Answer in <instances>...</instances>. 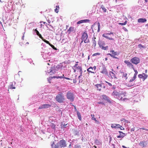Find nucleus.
Instances as JSON below:
<instances>
[{
    "label": "nucleus",
    "mask_w": 148,
    "mask_h": 148,
    "mask_svg": "<svg viewBox=\"0 0 148 148\" xmlns=\"http://www.w3.org/2000/svg\"><path fill=\"white\" fill-rule=\"evenodd\" d=\"M66 96L67 99L71 102H73L74 100L75 96L74 94L71 91H69L66 93Z\"/></svg>",
    "instance_id": "f257e3e1"
},
{
    "label": "nucleus",
    "mask_w": 148,
    "mask_h": 148,
    "mask_svg": "<svg viewBox=\"0 0 148 148\" xmlns=\"http://www.w3.org/2000/svg\"><path fill=\"white\" fill-rule=\"evenodd\" d=\"M58 69H59V66H58V67L57 66H52L51 69L47 70V73L50 74L51 75H53L56 73Z\"/></svg>",
    "instance_id": "f03ea898"
},
{
    "label": "nucleus",
    "mask_w": 148,
    "mask_h": 148,
    "mask_svg": "<svg viewBox=\"0 0 148 148\" xmlns=\"http://www.w3.org/2000/svg\"><path fill=\"white\" fill-rule=\"evenodd\" d=\"M55 99L56 101L59 103L63 102L64 100V96L62 93L58 94L56 95Z\"/></svg>",
    "instance_id": "7ed1b4c3"
},
{
    "label": "nucleus",
    "mask_w": 148,
    "mask_h": 148,
    "mask_svg": "<svg viewBox=\"0 0 148 148\" xmlns=\"http://www.w3.org/2000/svg\"><path fill=\"white\" fill-rule=\"evenodd\" d=\"M60 148H64L66 146V142L63 139L60 140L57 143Z\"/></svg>",
    "instance_id": "20e7f679"
},
{
    "label": "nucleus",
    "mask_w": 148,
    "mask_h": 148,
    "mask_svg": "<svg viewBox=\"0 0 148 148\" xmlns=\"http://www.w3.org/2000/svg\"><path fill=\"white\" fill-rule=\"evenodd\" d=\"M130 61L132 63L136 65L140 62V60L138 58L134 57L131 59Z\"/></svg>",
    "instance_id": "39448f33"
},
{
    "label": "nucleus",
    "mask_w": 148,
    "mask_h": 148,
    "mask_svg": "<svg viewBox=\"0 0 148 148\" xmlns=\"http://www.w3.org/2000/svg\"><path fill=\"white\" fill-rule=\"evenodd\" d=\"M148 144L147 141H142L140 142L139 143V145L142 148H145L147 147Z\"/></svg>",
    "instance_id": "423d86ee"
},
{
    "label": "nucleus",
    "mask_w": 148,
    "mask_h": 148,
    "mask_svg": "<svg viewBox=\"0 0 148 148\" xmlns=\"http://www.w3.org/2000/svg\"><path fill=\"white\" fill-rule=\"evenodd\" d=\"M125 92H121L120 93H119L118 95V96L117 98V99L119 100H122L123 98L125 96Z\"/></svg>",
    "instance_id": "0eeeda50"
},
{
    "label": "nucleus",
    "mask_w": 148,
    "mask_h": 148,
    "mask_svg": "<svg viewBox=\"0 0 148 148\" xmlns=\"http://www.w3.org/2000/svg\"><path fill=\"white\" fill-rule=\"evenodd\" d=\"M100 84H97L95 85V86L97 88V90L99 91H101V88H103L102 84H104L103 83L100 82Z\"/></svg>",
    "instance_id": "6e6552de"
},
{
    "label": "nucleus",
    "mask_w": 148,
    "mask_h": 148,
    "mask_svg": "<svg viewBox=\"0 0 148 148\" xmlns=\"http://www.w3.org/2000/svg\"><path fill=\"white\" fill-rule=\"evenodd\" d=\"M54 141H52L50 143L51 146L52 148H60V147L57 143L54 144Z\"/></svg>",
    "instance_id": "1a4fd4ad"
},
{
    "label": "nucleus",
    "mask_w": 148,
    "mask_h": 148,
    "mask_svg": "<svg viewBox=\"0 0 148 148\" xmlns=\"http://www.w3.org/2000/svg\"><path fill=\"white\" fill-rule=\"evenodd\" d=\"M51 106V105L45 104L40 106L38 108L39 109H42L49 108Z\"/></svg>",
    "instance_id": "9d476101"
},
{
    "label": "nucleus",
    "mask_w": 148,
    "mask_h": 148,
    "mask_svg": "<svg viewBox=\"0 0 148 148\" xmlns=\"http://www.w3.org/2000/svg\"><path fill=\"white\" fill-rule=\"evenodd\" d=\"M41 55L42 56V57L44 58H45L44 57L46 56H49V54L50 53L49 52H47V50L45 51H41Z\"/></svg>",
    "instance_id": "9b49d317"
},
{
    "label": "nucleus",
    "mask_w": 148,
    "mask_h": 148,
    "mask_svg": "<svg viewBox=\"0 0 148 148\" xmlns=\"http://www.w3.org/2000/svg\"><path fill=\"white\" fill-rule=\"evenodd\" d=\"M101 73L107 75L108 74V71H107V69L104 65H103L101 69Z\"/></svg>",
    "instance_id": "f8f14e48"
},
{
    "label": "nucleus",
    "mask_w": 148,
    "mask_h": 148,
    "mask_svg": "<svg viewBox=\"0 0 148 148\" xmlns=\"http://www.w3.org/2000/svg\"><path fill=\"white\" fill-rule=\"evenodd\" d=\"M90 22V20L88 19H84L80 20L77 22V24H80L83 23H88Z\"/></svg>",
    "instance_id": "ddd939ff"
},
{
    "label": "nucleus",
    "mask_w": 148,
    "mask_h": 148,
    "mask_svg": "<svg viewBox=\"0 0 148 148\" xmlns=\"http://www.w3.org/2000/svg\"><path fill=\"white\" fill-rule=\"evenodd\" d=\"M90 22V20L88 19H84L80 20L77 22V24H80L83 23H88Z\"/></svg>",
    "instance_id": "4468645a"
},
{
    "label": "nucleus",
    "mask_w": 148,
    "mask_h": 148,
    "mask_svg": "<svg viewBox=\"0 0 148 148\" xmlns=\"http://www.w3.org/2000/svg\"><path fill=\"white\" fill-rule=\"evenodd\" d=\"M88 38V35L87 33L84 32L82 34L81 38V40H83L85 38Z\"/></svg>",
    "instance_id": "2eb2a0df"
},
{
    "label": "nucleus",
    "mask_w": 148,
    "mask_h": 148,
    "mask_svg": "<svg viewBox=\"0 0 148 148\" xmlns=\"http://www.w3.org/2000/svg\"><path fill=\"white\" fill-rule=\"evenodd\" d=\"M109 75L112 79L117 78L115 74L113 72L110 71L109 72Z\"/></svg>",
    "instance_id": "dca6fc26"
},
{
    "label": "nucleus",
    "mask_w": 148,
    "mask_h": 148,
    "mask_svg": "<svg viewBox=\"0 0 148 148\" xmlns=\"http://www.w3.org/2000/svg\"><path fill=\"white\" fill-rule=\"evenodd\" d=\"M125 63L127 64V66L129 67H132V68L134 69L133 65L130 62L125 60L124 61Z\"/></svg>",
    "instance_id": "f3484780"
},
{
    "label": "nucleus",
    "mask_w": 148,
    "mask_h": 148,
    "mask_svg": "<svg viewBox=\"0 0 148 148\" xmlns=\"http://www.w3.org/2000/svg\"><path fill=\"white\" fill-rule=\"evenodd\" d=\"M147 19L145 18H139L138 20V22L139 23H144L146 22Z\"/></svg>",
    "instance_id": "a211bd4d"
},
{
    "label": "nucleus",
    "mask_w": 148,
    "mask_h": 148,
    "mask_svg": "<svg viewBox=\"0 0 148 148\" xmlns=\"http://www.w3.org/2000/svg\"><path fill=\"white\" fill-rule=\"evenodd\" d=\"M64 74H62V76H54V78H57V79L58 78H64V79H67V80H72L71 79L69 78H68V77H64Z\"/></svg>",
    "instance_id": "6ab92c4d"
},
{
    "label": "nucleus",
    "mask_w": 148,
    "mask_h": 148,
    "mask_svg": "<svg viewBox=\"0 0 148 148\" xmlns=\"http://www.w3.org/2000/svg\"><path fill=\"white\" fill-rule=\"evenodd\" d=\"M119 93L116 91H114L112 93V95L115 98H117Z\"/></svg>",
    "instance_id": "aec40b11"
},
{
    "label": "nucleus",
    "mask_w": 148,
    "mask_h": 148,
    "mask_svg": "<svg viewBox=\"0 0 148 148\" xmlns=\"http://www.w3.org/2000/svg\"><path fill=\"white\" fill-rule=\"evenodd\" d=\"M102 36L103 37H104L107 39H108L110 40H114V38H112L109 37L107 36V35H106V34H103L102 35Z\"/></svg>",
    "instance_id": "412c9836"
},
{
    "label": "nucleus",
    "mask_w": 148,
    "mask_h": 148,
    "mask_svg": "<svg viewBox=\"0 0 148 148\" xmlns=\"http://www.w3.org/2000/svg\"><path fill=\"white\" fill-rule=\"evenodd\" d=\"M98 43L100 47H101L103 46H104L105 45V43L104 41H98Z\"/></svg>",
    "instance_id": "4be33fe9"
},
{
    "label": "nucleus",
    "mask_w": 148,
    "mask_h": 148,
    "mask_svg": "<svg viewBox=\"0 0 148 148\" xmlns=\"http://www.w3.org/2000/svg\"><path fill=\"white\" fill-rule=\"evenodd\" d=\"M93 70V68L92 67H90L89 68L87 69V71L89 72L93 73H94L95 72H92V71Z\"/></svg>",
    "instance_id": "5701e85b"
},
{
    "label": "nucleus",
    "mask_w": 148,
    "mask_h": 148,
    "mask_svg": "<svg viewBox=\"0 0 148 148\" xmlns=\"http://www.w3.org/2000/svg\"><path fill=\"white\" fill-rule=\"evenodd\" d=\"M96 39V38L94 37V38L93 39H92V43H93V45H92V46H94L95 48V46H96V41L95 40Z\"/></svg>",
    "instance_id": "b1692460"
},
{
    "label": "nucleus",
    "mask_w": 148,
    "mask_h": 148,
    "mask_svg": "<svg viewBox=\"0 0 148 148\" xmlns=\"http://www.w3.org/2000/svg\"><path fill=\"white\" fill-rule=\"evenodd\" d=\"M138 47L139 48L140 50H142L143 49L145 48V47L142 45L141 44H139L138 45Z\"/></svg>",
    "instance_id": "393cba45"
},
{
    "label": "nucleus",
    "mask_w": 148,
    "mask_h": 148,
    "mask_svg": "<svg viewBox=\"0 0 148 148\" xmlns=\"http://www.w3.org/2000/svg\"><path fill=\"white\" fill-rule=\"evenodd\" d=\"M77 113L78 119L79 120L81 121L82 119V118L80 113L79 111H77Z\"/></svg>",
    "instance_id": "a878e982"
},
{
    "label": "nucleus",
    "mask_w": 148,
    "mask_h": 148,
    "mask_svg": "<svg viewBox=\"0 0 148 148\" xmlns=\"http://www.w3.org/2000/svg\"><path fill=\"white\" fill-rule=\"evenodd\" d=\"M110 52L111 53L112 55H114V56L118 55L117 52H115L113 50L111 51Z\"/></svg>",
    "instance_id": "bb28decb"
},
{
    "label": "nucleus",
    "mask_w": 148,
    "mask_h": 148,
    "mask_svg": "<svg viewBox=\"0 0 148 148\" xmlns=\"http://www.w3.org/2000/svg\"><path fill=\"white\" fill-rule=\"evenodd\" d=\"M127 134H125V135H124L122 134H120L119 135V136H117V137L118 138H122L124 136H126L127 135Z\"/></svg>",
    "instance_id": "cd10ccee"
},
{
    "label": "nucleus",
    "mask_w": 148,
    "mask_h": 148,
    "mask_svg": "<svg viewBox=\"0 0 148 148\" xmlns=\"http://www.w3.org/2000/svg\"><path fill=\"white\" fill-rule=\"evenodd\" d=\"M117 126H120V125L119 124H111V127L112 128H116Z\"/></svg>",
    "instance_id": "c85d7f7f"
},
{
    "label": "nucleus",
    "mask_w": 148,
    "mask_h": 148,
    "mask_svg": "<svg viewBox=\"0 0 148 148\" xmlns=\"http://www.w3.org/2000/svg\"><path fill=\"white\" fill-rule=\"evenodd\" d=\"M106 101L109 103H113L114 101L111 100L108 97V98L106 100Z\"/></svg>",
    "instance_id": "c756f323"
},
{
    "label": "nucleus",
    "mask_w": 148,
    "mask_h": 148,
    "mask_svg": "<svg viewBox=\"0 0 148 148\" xmlns=\"http://www.w3.org/2000/svg\"><path fill=\"white\" fill-rule=\"evenodd\" d=\"M74 30V28L73 27H70V28L68 30V32H69V33L70 32L72 31H73Z\"/></svg>",
    "instance_id": "7c9ffc66"
},
{
    "label": "nucleus",
    "mask_w": 148,
    "mask_h": 148,
    "mask_svg": "<svg viewBox=\"0 0 148 148\" xmlns=\"http://www.w3.org/2000/svg\"><path fill=\"white\" fill-rule=\"evenodd\" d=\"M73 132L75 135H78L79 132L76 130H73Z\"/></svg>",
    "instance_id": "2f4dec72"
},
{
    "label": "nucleus",
    "mask_w": 148,
    "mask_h": 148,
    "mask_svg": "<svg viewBox=\"0 0 148 148\" xmlns=\"http://www.w3.org/2000/svg\"><path fill=\"white\" fill-rule=\"evenodd\" d=\"M143 80H144L147 78V75L145 73H143Z\"/></svg>",
    "instance_id": "473e14b6"
},
{
    "label": "nucleus",
    "mask_w": 148,
    "mask_h": 148,
    "mask_svg": "<svg viewBox=\"0 0 148 148\" xmlns=\"http://www.w3.org/2000/svg\"><path fill=\"white\" fill-rule=\"evenodd\" d=\"M95 143L97 145H99L101 144V143L98 140L96 139L95 140Z\"/></svg>",
    "instance_id": "72a5a7b5"
},
{
    "label": "nucleus",
    "mask_w": 148,
    "mask_h": 148,
    "mask_svg": "<svg viewBox=\"0 0 148 148\" xmlns=\"http://www.w3.org/2000/svg\"><path fill=\"white\" fill-rule=\"evenodd\" d=\"M101 9L103 10L104 12H106L107 10L106 9V8L104 7V6L103 5H102L101 6Z\"/></svg>",
    "instance_id": "f704fd0d"
},
{
    "label": "nucleus",
    "mask_w": 148,
    "mask_h": 148,
    "mask_svg": "<svg viewBox=\"0 0 148 148\" xmlns=\"http://www.w3.org/2000/svg\"><path fill=\"white\" fill-rule=\"evenodd\" d=\"M97 25H98V30L97 32H99L100 31V25L99 23L98 22L97 23Z\"/></svg>",
    "instance_id": "c9c22d12"
},
{
    "label": "nucleus",
    "mask_w": 148,
    "mask_h": 148,
    "mask_svg": "<svg viewBox=\"0 0 148 148\" xmlns=\"http://www.w3.org/2000/svg\"><path fill=\"white\" fill-rule=\"evenodd\" d=\"M85 43H88L89 42V40L88 38H85L83 40Z\"/></svg>",
    "instance_id": "e433bc0d"
},
{
    "label": "nucleus",
    "mask_w": 148,
    "mask_h": 148,
    "mask_svg": "<svg viewBox=\"0 0 148 148\" xmlns=\"http://www.w3.org/2000/svg\"><path fill=\"white\" fill-rule=\"evenodd\" d=\"M101 48L102 49L107 50L108 49V46H106L105 47H104V46H103V47H101Z\"/></svg>",
    "instance_id": "4c0bfd02"
},
{
    "label": "nucleus",
    "mask_w": 148,
    "mask_h": 148,
    "mask_svg": "<svg viewBox=\"0 0 148 148\" xmlns=\"http://www.w3.org/2000/svg\"><path fill=\"white\" fill-rule=\"evenodd\" d=\"M42 40L43 41H44L45 42V43H47V44H48L50 46V45H51V44L49 42V41L47 40H46L45 39H43Z\"/></svg>",
    "instance_id": "58836bf2"
},
{
    "label": "nucleus",
    "mask_w": 148,
    "mask_h": 148,
    "mask_svg": "<svg viewBox=\"0 0 148 148\" xmlns=\"http://www.w3.org/2000/svg\"><path fill=\"white\" fill-rule=\"evenodd\" d=\"M9 88L11 89H14L15 88V87L13 86V83H12L11 84H10V86H9Z\"/></svg>",
    "instance_id": "ea45409f"
},
{
    "label": "nucleus",
    "mask_w": 148,
    "mask_h": 148,
    "mask_svg": "<svg viewBox=\"0 0 148 148\" xmlns=\"http://www.w3.org/2000/svg\"><path fill=\"white\" fill-rule=\"evenodd\" d=\"M127 21H126L124 23H119V24L121 25H125L127 24Z\"/></svg>",
    "instance_id": "a19ab883"
},
{
    "label": "nucleus",
    "mask_w": 148,
    "mask_h": 148,
    "mask_svg": "<svg viewBox=\"0 0 148 148\" xmlns=\"http://www.w3.org/2000/svg\"><path fill=\"white\" fill-rule=\"evenodd\" d=\"M102 97H103V98L105 99V100H106L107 99V98H108V97L106 95H102Z\"/></svg>",
    "instance_id": "79ce46f5"
},
{
    "label": "nucleus",
    "mask_w": 148,
    "mask_h": 148,
    "mask_svg": "<svg viewBox=\"0 0 148 148\" xmlns=\"http://www.w3.org/2000/svg\"><path fill=\"white\" fill-rule=\"evenodd\" d=\"M91 116L92 117V119L93 120H96V119L94 117V114H91Z\"/></svg>",
    "instance_id": "37998d69"
},
{
    "label": "nucleus",
    "mask_w": 148,
    "mask_h": 148,
    "mask_svg": "<svg viewBox=\"0 0 148 148\" xmlns=\"http://www.w3.org/2000/svg\"><path fill=\"white\" fill-rule=\"evenodd\" d=\"M127 74L126 73H123V77L126 78V79H127Z\"/></svg>",
    "instance_id": "c03bdc74"
},
{
    "label": "nucleus",
    "mask_w": 148,
    "mask_h": 148,
    "mask_svg": "<svg viewBox=\"0 0 148 148\" xmlns=\"http://www.w3.org/2000/svg\"><path fill=\"white\" fill-rule=\"evenodd\" d=\"M76 68L79 70V71L82 72V68L81 66H78L76 67Z\"/></svg>",
    "instance_id": "a18cd8bd"
},
{
    "label": "nucleus",
    "mask_w": 148,
    "mask_h": 148,
    "mask_svg": "<svg viewBox=\"0 0 148 148\" xmlns=\"http://www.w3.org/2000/svg\"><path fill=\"white\" fill-rule=\"evenodd\" d=\"M81 146L79 145H77L75 146L74 148H81Z\"/></svg>",
    "instance_id": "49530a36"
},
{
    "label": "nucleus",
    "mask_w": 148,
    "mask_h": 148,
    "mask_svg": "<svg viewBox=\"0 0 148 148\" xmlns=\"http://www.w3.org/2000/svg\"><path fill=\"white\" fill-rule=\"evenodd\" d=\"M56 8L55 9V12L56 13H58V10L59 8V7L58 6H56Z\"/></svg>",
    "instance_id": "de8ad7c7"
},
{
    "label": "nucleus",
    "mask_w": 148,
    "mask_h": 148,
    "mask_svg": "<svg viewBox=\"0 0 148 148\" xmlns=\"http://www.w3.org/2000/svg\"><path fill=\"white\" fill-rule=\"evenodd\" d=\"M50 46H51V47L54 49L55 50H57V49L56 48V47H55L54 46V45H52V44H51V45H50Z\"/></svg>",
    "instance_id": "09e8293b"
},
{
    "label": "nucleus",
    "mask_w": 148,
    "mask_h": 148,
    "mask_svg": "<svg viewBox=\"0 0 148 148\" xmlns=\"http://www.w3.org/2000/svg\"><path fill=\"white\" fill-rule=\"evenodd\" d=\"M54 76H53V77H49V78H47V79H48V81L49 82V83H50V82H51L50 80L52 78H54Z\"/></svg>",
    "instance_id": "8fccbe9b"
},
{
    "label": "nucleus",
    "mask_w": 148,
    "mask_h": 148,
    "mask_svg": "<svg viewBox=\"0 0 148 148\" xmlns=\"http://www.w3.org/2000/svg\"><path fill=\"white\" fill-rule=\"evenodd\" d=\"M67 125V124H64V125H63L62 124L61 125V127L62 128H64L66 127V125Z\"/></svg>",
    "instance_id": "3c124183"
},
{
    "label": "nucleus",
    "mask_w": 148,
    "mask_h": 148,
    "mask_svg": "<svg viewBox=\"0 0 148 148\" xmlns=\"http://www.w3.org/2000/svg\"><path fill=\"white\" fill-rule=\"evenodd\" d=\"M105 34H106V35H110L111 34H113V33L112 32H110V33H104Z\"/></svg>",
    "instance_id": "603ef678"
},
{
    "label": "nucleus",
    "mask_w": 148,
    "mask_h": 148,
    "mask_svg": "<svg viewBox=\"0 0 148 148\" xmlns=\"http://www.w3.org/2000/svg\"><path fill=\"white\" fill-rule=\"evenodd\" d=\"M138 77L140 78H143V74H139L138 75Z\"/></svg>",
    "instance_id": "864d4df0"
},
{
    "label": "nucleus",
    "mask_w": 148,
    "mask_h": 148,
    "mask_svg": "<svg viewBox=\"0 0 148 148\" xmlns=\"http://www.w3.org/2000/svg\"><path fill=\"white\" fill-rule=\"evenodd\" d=\"M135 79V78L134 77H133L132 79H130V80L129 82H133V81H134Z\"/></svg>",
    "instance_id": "5fc2aeb1"
},
{
    "label": "nucleus",
    "mask_w": 148,
    "mask_h": 148,
    "mask_svg": "<svg viewBox=\"0 0 148 148\" xmlns=\"http://www.w3.org/2000/svg\"><path fill=\"white\" fill-rule=\"evenodd\" d=\"M100 54V53H95L93 54L92 56H97V55H99Z\"/></svg>",
    "instance_id": "6e6d98bb"
},
{
    "label": "nucleus",
    "mask_w": 148,
    "mask_h": 148,
    "mask_svg": "<svg viewBox=\"0 0 148 148\" xmlns=\"http://www.w3.org/2000/svg\"><path fill=\"white\" fill-rule=\"evenodd\" d=\"M38 36L39 38L41 39L42 40L44 39L42 37L41 35L40 34Z\"/></svg>",
    "instance_id": "4d7b16f0"
},
{
    "label": "nucleus",
    "mask_w": 148,
    "mask_h": 148,
    "mask_svg": "<svg viewBox=\"0 0 148 148\" xmlns=\"http://www.w3.org/2000/svg\"><path fill=\"white\" fill-rule=\"evenodd\" d=\"M108 84V85L109 86H112V84H111V83H109L107 81H105Z\"/></svg>",
    "instance_id": "13d9d810"
},
{
    "label": "nucleus",
    "mask_w": 148,
    "mask_h": 148,
    "mask_svg": "<svg viewBox=\"0 0 148 148\" xmlns=\"http://www.w3.org/2000/svg\"><path fill=\"white\" fill-rule=\"evenodd\" d=\"M139 130H140V131H142L143 130H146V131L147 130V129H145L144 128H140V129H139Z\"/></svg>",
    "instance_id": "bf43d9fd"
},
{
    "label": "nucleus",
    "mask_w": 148,
    "mask_h": 148,
    "mask_svg": "<svg viewBox=\"0 0 148 148\" xmlns=\"http://www.w3.org/2000/svg\"><path fill=\"white\" fill-rule=\"evenodd\" d=\"M134 69V71L135 72V73H134V74L135 75H137V74H138V71L137 70H135L134 68L133 69Z\"/></svg>",
    "instance_id": "052dcab7"
},
{
    "label": "nucleus",
    "mask_w": 148,
    "mask_h": 148,
    "mask_svg": "<svg viewBox=\"0 0 148 148\" xmlns=\"http://www.w3.org/2000/svg\"><path fill=\"white\" fill-rule=\"evenodd\" d=\"M78 63V62H76V64H75L73 66L74 67H77V66L78 65V64H77Z\"/></svg>",
    "instance_id": "680f3d73"
},
{
    "label": "nucleus",
    "mask_w": 148,
    "mask_h": 148,
    "mask_svg": "<svg viewBox=\"0 0 148 148\" xmlns=\"http://www.w3.org/2000/svg\"><path fill=\"white\" fill-rule=\"evenodd\" d=\"M95 123L98 124H100V122L98 121H97L96 119V120H95Z\"/></svg>",
    "instance_id": "e2e57ef3"
},
{
    "label": "nucleus",
    "mask_w": 148,
    "mask_h": 148,
    "mask_svg": "<svg viewBox=\"0 0 148 148\" xmlns=\"http://www.w3.org/2000/svg\"><path fill=\"white\" fill-rule=\"evenodd\" d=\"M120 129L121 130H124V128L123 127H122V126H121V125H120Z\"/></svg>",
    "instance_id": "0e129e2a"
},
{
    "label": "nucleus",
    "mask_w": 148,
    "mask_h": 148,
    "mask_svg": "<svg viewBox=\"0 0 148 148\" xmlns=\"http://www.w3.org/2000/svg\"><path fill=\"white\" fill-rule=\"evenodd\" d=\"M123 29L124 30V31L125 32H127L128 31L127 29L125 28V27H123Z\"/></svg>",
    "instance_id": "69168bd1"
},
{
    "label": "nucleus",
    "mask_w": 148,
    "mask_h": 148,
    "mask_svg": "<svg viewBox=\"0 0 148 148\" xmlns=\"http://www.w3.org/2000/svg\"><path fill=\"white\" fill-rule=\"evenodd\" d=\"M107 55H109L110 56L112 57L113 56V55L112 54L110 53H108L107 54Z\"/></svg>",
    "instance_id": "338daca9"
},
{
    "label": "nucleus",
    "mask_w": 148,
    "mask_h": 148,
    "mask_svg": "<svg viewBox=\"0 0 148 148\" xmlns=\"http://www.w3.org/2000/svg\"><path fill=\"white\" fill-rule=\"evenodd\" d=\"M98 103L101 104L103 105H104V103L103 102H98Z\"/></svg>",
    "instance_id": "774afa93"
}]
</instances>
